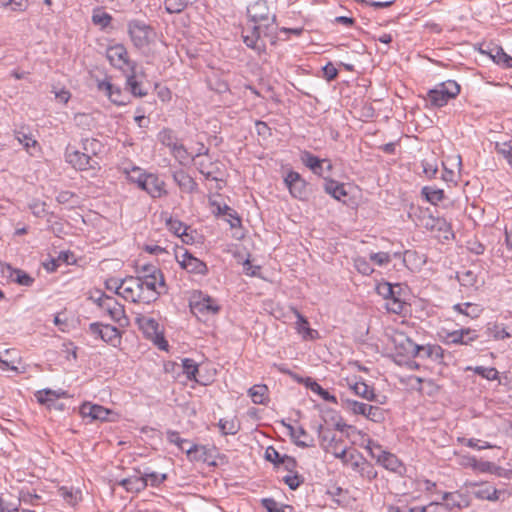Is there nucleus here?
Segmentation results:
<instances>
[{
  "instance_id": "nucleus-49",
  "label": "nucleus",
  "mask_w": 512,
  "mask_h": 512,
  "mask_svg": "<svg viewBox=\"0 0 512 512\" xmlns=\"http://www.w3.org/2000/svg\"><path fill=\"white\" fill-rule=\"evenodd\" d=\"M143 475L145 482H147V486L150 485L152 487H158L167 479V474L154 471H145L143 472Z\"/></svg>"
},
{
  "instance_id": "nucleus-52",
  "label": "nucleus",
  "mask_w": 512,
  "mask_h": 512,
  "mask_svg": "<svg viewBox=\"0 0 512 512\" xmlns=\"http://www.w3.org/2000/svg\"><path fill=\"white\" fill-rule=\"evenodd\" d=\"M182 367H183V372L186 374V376L189 380H195V381L199 382V380L196 378V374L198 372V365L194 360L189 359V358L183 359Z\"/></svg>"
},
{
  "instance_id": "nucleus-1",
  "label": "nucleus",
  "mask_w": 512,
  "mask_h": 512,
  "mask_svg": "<svg viewBox=\"0 0 512 512\" xmlns=\"http://www.w3.org/2000/svg\"><path fill=\"white\" fill-rule=\"evenodd\" d=\"M247 14L250 21L243 28L242 38L244 43L258 53L264 48L260 36L264 28H268L275 21V15L270 14L265 0H248Z\"/></svg>"
},
{
  "instance_id": "nucleus-48",
  "label": "nucleus",
  "mask_w": 512,
  "mask_h": 512,
  "mask_svg": "<svg viewBox=\"0 0 512 512\" xmlns=\"http://www.w3.org/2000/svg\"><path fill=\"white\" fill-rule=\"evenodd\" d=\"M363 416L375 423H381L385 419V413L383 409H381L378 406H373L369 404H367L365 414H363Z\"/></svg>"
},
{
  "instance_id": "nucleus-40",
  "label": "nucleus",
  "mask_w": 512,
  "mask_h": 512,
  "mask_svg": "<svg viewBox=\"0 0 512 512\" xmlns=\"http://www.w3.org/2000/svg\"><path fill=\"white\" fill-rule=\"evenodd\" d=\"M495 150L508 162V164L512 165V140L496 141Z\"/></svg>"
},
{
  "instance_id": "nucleus-44",
  "label": "nucleus",
  "mask_w": 512,
  "mask_h": 512,
  "mask_svg": "<svg viewBox=\"0 0 512 512\" xmlns=\"http://www.w3.org/2000/svg\"><path fill=\"white\" fill-rule=\"evenodd\" d=\"M218 427L223 435H235L239 431V424L235 418L220 419Z\"/></svg>"
},
{
  "instance_id": "nucleus-60",
  "label": "nucleus",
  "mask_w": 512,
  "mask_h": 512,
  "mask_svg": "<svg viewBox=\"0 0 512 512\" xmlns=\"http://www.w3.org/2000/svg\"><path fill=\"white\" fill-rule=\"evenodd\" d=\"M457 278L460 284L466 287L473 286L476 283V275L470 270L459 272Z\"/></svg>"
},
{
  "instance_id": "nucleus-64",
  "label": "nucleus",
  "mask_w": 512,
  "mask_h": 512,
  "mask_svg": "<svg viewBox=\"0 0 512 512\" xmlns=\"http://www.w3.org/2000/svg\"><path fill=\"white\" fill-rule=\"evenodd\" d=\"M29 208L36 217H43L46 214V203L40 200H33L29 204Z\"/></svg>"
},
{
  "instance_id": "nucleus-15",
  "label": "nucleus",
  "mask_w": 512,
  "mask_h": 512,
  "mask_svg": "<svg viewBox=\"0 0 512 512\" xmlns=\"http://www.w3.org/2000/svg\"><path fill=\"white\" fill-rule=\"evenodd\" d=\"M80 413L83 417H88L91 420L106 421L112 411L101 405L85 402L80 407Z\"/></svg>"
},
{
  "instance_id": "nucleus-55",
  "label": "nucleus",
  "mask_w": 512,
  "mask_h": 512,
  "mask_svg": "<svg viewBox=\"0 0 512 512\" xmlns=\"http://www.w3.org/2000/svg\"><path fill=\"white\" fill-rule=\"evenodd\" d=\"M10 277L20 285L31 286L34 279L22 270L14 269L10 273Z\"/></svg>"
},
{
  "instance_id": "nucleus-36",
  "label": "nucleus",
  "mask_w": 512,
  "mask_h": 512,
  "mask_svg": "<svg viewBox=\"0 0 512 512\" xmlns=\"http://www.w3.org/2000/svg\"><path fill=\"white\" fill-rule=\"evenodd\" d=\"M478 489L474 491L476 498L481 500L497 501L498 491L495 487L487 484L477 485Z\"/></svg>"
},
{
  "instance_id": "nucleus-33",
  "label": "nucleus",
  "mask_w": 512,
  "mask_h": 512,
  "mask_svg": "<svg viewBox=\"0 0 512 512\" xmlns=\"http://www.w3.org/2000/svg\"><path fill=\"white\" fill-rule=\"evenodd\" d=\"M304 384L312 392L318 394L323 400L331 403H337V399L334 395L330 394L327 390L323 389L316 381L312 378H306Z\"/></svg>"
},
{
  "instance_id": "nucleus-10",
  "label": "nucleus",
  "mask_w": 512,
  "mask_h": 512,
  "mask_svg": "<svg viewBox=\"0 0 512 512\" xmlns=\"http://www.w3.org/2000/svg\"><path fill=\"white\" fill-rule=\"evenodd\" d=\"M97 89L116 105H125L128 102L126 94L121 88L113 85L108 78L98 80Z\"/></svg>"
},
{
  "instance_id": "nucleus-9",
  "label": "nucleus",
  "mask_w": 512,
  "mask_h": 512,
  "mask_svg": "<svg viewBox=\"0 0 512 512\" xmlns=\"http://www.w3.org/2000/svg\"><path fill=\"white\" fill-rule=\"evenodd\" d=\"M284 183L292 197L300 200L306 198V182L298 172L289 171L284 178Z\"/></svg>"
},
{
  "instance_id": "nucleus-34",
  "label": "nucleus",
  "mask_w": 512,
  "mask_h": 512,
  "mask_svg": "<svg viewBox=\"0 0 512 512\" xmlns=\"http://www.w3.org/2000/svg\"><path fill=\"white\" fill-rule=\"evenodd\" d=\"M432 232L435 233L436 237L443 240H449L453 237L450 224L444 218L440 217L436 219L435 227Z\"/></svg>"
},
{
  "instance_id": "nucleus-21",
  "label": "nucleus",
  "mask_w": 512,
  "mask_h": 512,
  "mask_svg": "<svg viewBox=\"0 0 512 512\" xmlns=\"http://www.w3.org/2000/svg\"><path fill=\"white\" fill-rule=\"evenodd\" d=\"M448 337L453 344L468 345L477 340L478 334L473 329L463 328L449 333Z\"/></svg>"
},
{
  "instance_id": "nucleus-57",
  "label": "nucleus",
  "mask_w": 512,
  "mask_h": 512,
  "mask_svg": "<svg viewBox=\"0 0 512 512\" xmlns=\"http://www.w3.org/2000/svg\"><path fill=\"white\" fill-rule=\"evenodd\" d=\"M487 332L489 336L493 337L495 340L505 339L511 336L504 327L498 324L489 325Z\"/></svg>"
},
{
  "instance_id": "nucleus-32",
  "label": "nucleus",
  "mask_w": 512,
  "mask_h": 512,
  "mask_svg": "<svg viewBox=\"0 0 512 512\" xmlns=\"http://www.w3.org/2000/svg\"><path fill=\"white\" fill-rule=\"evenodd\" d=\"M248 395L255 404H266L268 400V388L266 385L256 384L248 390Z\"/></svg>"
},
{
  "instance_id": "nucleus-37",
  "label": "nucleus",
  "mask_w": 512,
  "mask_h": 512,
  "mask_svg": "<svg viewBox=\"0 0 512 512\" xmlns=\"http://www.w3.org/2000/svg\"><path fill=\"white\" fill-rule=\"evenodd\" d=\"M442 356L443 350L439 345H419V353L416 357L439 360Z\"/></svg>"
},
{
  "instance_id": "nucleus-12",
  "label": "nucleus",
  "mask_w": 512,
  "mask_h": 512,
  "mask_svg": "<svg viewBox=\"0 0 512 512\" xmlns=\"http://www.w3.org/2000/svg\"><path fill=\"white\" fill-rule=\"evenodd\" d=\"M66 161L77 170L94 168L96 162L87 154L82 153L73 147H67L65 152Z\"/></svg>"
},
{
  "instance_id": "nucleus-56",
  "label": "nucleus",
  "mask_w": 512,
  "mask_h": 512,
  "mask_svg": "<svg viewBox=\"0 0 512 512\" xmlns=\"http://www.w3.org/2000/svg\"><path fill=\"white\" fill-rule=\"evenodd\" d=\"M354 267L359 273L366 276L372 274L374 271L369 261L366 258L360 256L354 259Z\"/></svg>"
},
{
  "instance_id": "nucleus-4",
  "label": "nucleus",
  "mask_w": 512,
  "mask_h": 512,
  "mask_svg": "<svg viewBox=\"0 0 512 512\" xmlns=\"http://www.w3.org/2000/svg\"><path fill=\"white\" fill-rule=\"evenodd\" d=\"M94 302L113 322L124 327L129 324V320L125 314L124 306L121 305L114 297L101 294Z\"/></svg>"
},
{
  "instance_id": "nucleus-14",
  "label": "nucleus",
  "mask_w": 512,
  "mask_h": 512,
  "mask_svg": "<svg viewBox=\"0 0 512 512\" xmlns=\"http://www.w3.org/2000/svg\"><path fill=\"white\" fill-rule=\"evenodd\" d=\"M141 190L148 193L152 198H161L167 195L166 184L158 175L149 173L146 176Z\"/></svg>"
},
{
  "instance_id": "nucleus-30",
  "label": "nucleus",
  "mask_w": 512,
  "mask_h": 512,
  "mask_svg": "<svg viewBox=\"0 0 512 512\" xmlns=\"http://www.w3.org/2000/svg\"><path fill=\"white\" fill-rule=\"evenodd\" d=\"M453 309L460 314L470 317L471 319L478 318L483 311L480 305L470 302L455 304Z\"/></svg>"
},
{
  "instance_id": "nucleus-63",
  "label": "nucleus",
  "mask_w": 512,
  "mask_h": 512,
  "mask_svg": "<svg viewBox=\"0 0 512 512\" xmlns=\"http://www.w3.org/2000/svg\"><path fill=\"white\" fill-rule=\"evenodd\" d=\"M359 473L363 478L373 480L377 477V471L373 465L367 461L362 462V467L359 469Z\"/></svg>"
},
{
  "instance_id": "nucleus-28",
  "label": "nucleus",
  "mask_w": 512,
  "mask_h": 512,
  "mask_svg": "<svg viewBox=\"0 0 512 512\" xmlns=\"http://www.w3.org/2000/svg\"><path fill=\"white\" fill-rule=\"evenodd\" d=\"M289 431V434L291 438L293 439L294 443L302 448H307L313 446V440L311 439L309 442L306 440H302L301 438H307V433L305 429L301 426L294 427L290 424L285 425Z\"/></svg>"
},
{
  "instance_id": "nucleus-16",
  "label": "nucleus",
  "mask_w": 512,
  "mask_h": 512,
  "mask_svg": "<svg viewBox=\"0 0 512 512\" xmlns=\"http://www.w3.org/2000/svg\"><path fill=\"white\" fill-rule=\"evenodd\" d=\"M291 311L296 316L295 329L304 340H315L319 338V332L310 328L307 318H305L296 308L291 307Z\"/></svg>"
},
{
  "instance_id": "nucleus-35",
  "label": "nucleus",
  "mask_w": 512,
  "mask_h": 512,
  "mask_svg": "<svg viewBox=\"0 0 512 512\" xmlns=\"http://www.w3.org/2000/svg\"><path fill=\"white\" fill-rule=\"evenodd\" d=\"M124 173L126 174L127 179L131 183L136 184L140 189L144 184L146 176L149 174L137 166H132L130 169L125 168Z\"/></svg>"
},
{
  "instance_id": "nucleus-8",
  "label": "nucleus",
  "mask_w": 512,
  "mask_h": 512,
  "mask_svg": "<svg viewBox=\"0 0 512 512\" xmlns=\"http://www.w3.org/2000/svg\"><path fill=\"white\" fill-rule=\"evenodd\" d=\"M176 259L179 265L189 273L204 275L207 272L206 264L187 250L177 252Z\"/></svg>"
},
{
  "instance_id": "nucleus-61",
  "label": "nucleus",
  "mask_w": 512,
  "mask_h": 512,
  "mask_svg": "<svg viewBox=\"0 0 512 512\" xmlns=\"http://www.w3.org/2000/svg\"><path fill=\"white\" fill-rule=\"evenodd\" d=\"M378 294L383 296L387 301L396 297L394 286L388 282H384L377 287Z\"/></svg>"
},
{
  "instance_id": "nucleus-51",
  "label": "nucleus",
  "mask_w": 512,
  "mask_h": 512,
  "mask_svg": "<svg viewBox=\"0 0 512 512\" xmlns=\"http://www.w3.org/2000/svg\"><path fill=\"white\" fill-rule=\"evenodd\" d=\"M501 467L497 466L493 462L490 461H482L478 460L475 472L478 473H489V474H495L500 475Z\"/></svg>"
},
{
  "instance_id": "nucleus-47",
  "label": "nucleus",
  "mask_w": 512,
  "mask_h": 512,
  "mask_svg": "<svg viewBox=\"0 0 512 512\" xmlns=\"http://www.w3.org/2000/svg\"><path fill=\"white\" fill-rule=\"evenodd\" d=\"M262 505L268 512H293L292 506L283 505L272 498L262 499Z\"/></svg>"
},
{
  "instance_id": "nucleus-11",
  "label": "nucleus",
  "mask_w": 512,
  "mask_h": 512,
  "mask_svg": "<svg viewBox=\"0 0 512 512\" xmlns=\"http://www.w3.org/2000/svg\"><path fill=\"white\" fill-rule=\"evenodd\" d=\"M89 330L93 335L112 345H115L120 340L119 330L109 324L94 322L89 325Z\"/></svg>"
},
{
  "instance_id": "nucleus-2",
  "label": "nucleus",
  "mask_w": 512,
  "mask_h": 512,
  "mask_svg": "<svg viewBox=\"0 0 512 512\" xmlns=\"http://www.w3.org/2000/svg\"><path fill=\"white\" fill-rule=\"evenodd\" d=\"M142 303L155 301L164 291L165 283L162 272L153 265H144L139 271Z\"/></svg>"
},
{
  "instance_id": "nucleus-42",
  "label": "nucleus",
  "mask_w": 512,
  "mask_h": 512,
  "mask_svg": "<svg viewBox=\"0 0 512 512\" xmlns=\"http://www.w3.org/2000/svg\"><path fill=\"white\" fill-rule=\"evenodd\" d=\"M325 191L336 200H341L347 195L344 185L334 180H329L325 183Z\"/></svg>"
},
{
  "instance_id": "nucleus-17",
  "label": "nucleus",
  "mask_w": 512,
  "mask_h": 512,
  "mask_svg": "<svg viewBox=\"0 0 512 512\" xmlns=\"http://www.w3.org/2000/svg\"><path fill=\"white\" fill-rule=\"evenodd\" d=\"M191 307L195 314L202 315H214L220 310L216 300L207 295L200 296L198 300L192 303Z\"/></svg>"
},
{
  "instance_id": "nucleus-43",
  "label": "nucleus",
  "mask_w": 512,
  "mask_h": 512,
  "mask_svg": "<svg viewBox=\"0 0 512 512\" xmlns=\"http://www.w3.org/2000/svg\"><path fill=\"white\" fill-rule=\"evenodd\" d=\"M425 199L433 205H436L444 198V191L435 187L425 186L421 190Z\"/></svg>"
},
{
  "instance_id": "nucleus-7",
  "label": "nucleus",
  "mask_w": 512,
  "mask_h": 512,
  "mask_svg": "<svg viewBox=\"0 0 512 512\" xmlns=\"http://www.w3.org/2000/svg\"><path fill=\"white\" fill-rule=\"evenodd\" d=\"M118 295L126 301L133 303L142 302L141 284L138 276L124 278Z\"/></svg>"
},
{
  "instance_id": "nucleus-22",
  "label": "nucleus",
  "mask_w": 512,
  "mask_h": 512,
  "mask_svg": "<svg viewBox=\"0 0 512 512\" xmlns=\"http://www.w3.org/2000/svg\"><path fill=\"white\" fill-rule=\"evenodd\" d=\"M394 342L396 347H399L400 349L399 353L403 355L416 357L419 353V345L403 334H399L395 337Z\"/></svg>"
},
{
  "instance_id": "nucleus-50",
  "label": "nucleus",
  "mask_w": 512,
  "mask_h": 512,
  "mask_svg": "<svg viewBox=\"0 0 512 512\" xmlns=\"http://www.w3.org/2000/svg\"><path fill=\"white\" fill-rule=\"evenodd\" d=\"M112 21V16L100 9H97L93 12L92 22L99 26L101 29H104L110 25Z\"/></svg>"
},
{
  "instance_id": "nucleus-54",
  "label": "nucleus",
  "mask_w": 512,
  "mask_h": 512,
  "mask_svg": "<svg viewBox=\"0 0 512 512\" xmlns=\"http://www.w3.org/2000/svg\"><path fill=\"white\" fill-rule=\"evenodd\" d=\"M458 441L463 443L465 446H467L469 448L477 449V450L490 449V448L494 447L489 442L481 441V440L475 439V438H470V439L458 438Z\"/></svg>"
},
{
  "instance_id": "nucleus-41",
  "label": "nucleus",
  "mask_w": 512,
  "mask_h": 512,
  "mask_svg": "<svg viewBox=\"0 0 512 512\" xmlns=\"http://www.w3.org/2000/svg\"><path fill=\"white\" fill-rule=\"evenodd\" d=\"M491 58L498 65L512 68V57L506 54L501 47H495L491 50Z\"/></svg>"
},
{
  "instance_id": "nucleus-26",
  "label": "nucleus",
  "mask_w": 512,
  "mask_h": 512,
  "mask_svg": "<svg viewBox=\"0 0 512 512\" xmlns=\"http://www.w3.org/2000/svg\"><path fill=\"white\" fill-rule=\"evenodd\" d=\"M383 466L386 470L402 475L405 472L403 463L398 457L390 452L383 456L382 460L378 463Z\"/></svg>"
},
{
  "instance_id": "nucleus-6",
  "label": "nucleus",
  "mask_w": 512,
  "mask_h": 512,
  "mask_svg": "<svg viewBox=\"0 0 512 512\" xmlns=\"http://www.w3.org/2000/svg\"><path fill=\"white\" fill-rule=\"evenodd\" d=\"M106 57L110 64L123 74L136 69V63L130 60L128 51L123 44H114L107 48Z\"/></svg>"
},
{
  "instance_id": "nucleus-46",
  "label": "nucleus",
  "mask_w": 512,
  "mask_h": 512,
  "mask_svg": "<svg viewBox=\"0 0 512 512\" xmlns=\"http://www.w3.org/2000/svg\"><path fill=\"white\" fill-rule=\"evenodd\" d=\"M195 1L196 0H165L164 5L168 13L174 14L182 12L189 4Z\"/></svg>"
},
{
  "instance_id": "nucleus-31",
  "label": "nucleus",
  "mask_w": 512,
  "mask_h": 512,
  "mask_svg": "<svg viewBox=\"0 0 512 512\" xmlns=\"http://www.w3.org/2000/svg\"><path fill=\"white\" fill-rule=\"evenodd\" d=\"M363 446L369 452L371 457L376 460L377 463H379L383 456L388 453V451L384 450L380 444L370 439L369 437L363 438Z\"/></svg>"
},
{
  "instance_id": "nucleus-19",
  "label": "nucleus",
  "mask_w": 512,
  "mask_h": 512,
  "mask_svg": "<svg viewBox=\"0 0 512 512\" xmlns=\"http://www.w3.org/2000/svg\"><path fill=\"white\" fill-rule=\"evenodd\" d=\"M320 445L322 448L332 455L339 450V447H344L343 440L337 438L335 434L330 431H324L320 433Z\"/></svg>"
},
{
  "instance_id": "nucleus-29",
  "label": "nucleus",
  "mask_w": 512,
  "mask_h": 512,
  "mask_svg": "<svg viewBox=\"0 0 512 512\" xmlns=\"http://www.w3.org/2000/svg\"><path fill=\"white\" fill-rule=\"evenodd\" d=\"M163 143H165L170 148L172 155L176 160L179 161L180 164H186L192 160V154L189 153L182 144H178L176 142H166L165 140H163Z\"/></svg>"
},
{
  "instance_id": "nucleus-24",
  "label": "nucleus",
  "mask_w": 512,
  "mask_h": 512,
  "mask_svg": "<svg viewBox=\"0 0 512 512\" xmlns=\"http://www.w3.org/2000/svg\"><path fill=\"white\" fill-rule=\"evenodd\" d=\"M126 76V88L135 97H143L147 95V91L143 89L141 82L137 80L136 69H132L125 73Z\"/></svg>"
},
{
  "instance_id": "nucleus-53",
  "label": "nucleus",
  "mask_w": 512,
  "mask_h": 512,
  "mask_svg": "<svg viewBox=\"0 0 512 512\" xmlns=\"http://www.w3.org/2000/svg\"><path fill=\"white\" fill-rule=\"evenodd\" d=\"M60 495L66 500V502L72 506L76 505L81 499V492L78 490L68 489L61 487L59 489Z\"/></svg>"
},
{
  "instance_id": "nucleus-27",
  "label": "nucleus",
  "mask_w": 512,
  "mask_h": 512,
  "mask_svg": "<svg viewBox=\"0 0 512 512\" xmlns=\"http://www.w3.org/2000/svg\"><path fill=\"white\" fill-rule=\"evenodd\" d=\"M136 323L147 336L158 338L159 324L155 319L139 315L136 317Z\"/></svg>"
},
{
  "instance_id": "nucleus-18",
  "label": "nucleus",
  "mask_w": 512,
  "mask_h": 512,
  "mask_svg": "<svg viewBox=\"0 0 512 512\" xmlns=\"http://www.w3.org/2000/svg\"><path fill=\"white\" fill-rule=\"evenodd\" d=\"M173 179L180 188V190L184 193H194L198 184L196 181L184 170H177L173 172Z\"/></svg>"
},
{
  "instance_id": "nucleus-23",
  "label": "nucleus",
  "mask_w": 512,
  "mask_h": 512,
  "mask_svg": "<svg viewBox=\"0 0 512 512\" xmlns=\"http://www.w3.org/2000/svg\"><path fill=\"white\" fill-rule=\"evenodd\" d=\"M302 163L308 167L314 174H323V163L328 162L326 159H320L308 151L301 154Z\"/></svg>"
},
{
  "instance_id": "nucleus-62",
  "label": "nucleus",
  "mask_w": 512,
  "mask_h": 512,
  "mask_svg": "<svg viewBox=\"0 0 512 512\" xmlns=\"http://www.w3.org/2000/svg\"><path fill=\"white\" fill-rule=\"evenodd\" d=\"M427 512H458L457 509L450 507V503H430L427 506Z\"/></svg>"
},
{
  "instance_id": "nucleus-20",
  "label": "nucleus",
  "mask_w": 512,
  "mask_h": 512,
  "mask_svg": "<svg viewBox=\"0 0 512 512\" xmlns=\"http://www.w3.org/2000/svg\"><path fill=\"white\" fill-rule=\"evenodd\" d=\"M119 485L122 486L127 492L139 493L147 487V482H145L144 475L142 473L132 475L120 480Z\"/></svg>"
},
{
  "instance_id": "nucleus-5",
  "label": "nucleus",
  "mask_w": 512,
  "mask_h": 512,
  "mask_svg": "<svg viewBox=\"0 0 512 512\" xmlns=\"http://www.w3.org/2000/svg\"><path fill=\"white\" fill-rule=\"evenodd\" d=\"M460 93V86L456 81L448 80L438 84L428 92V100L435 107L445 106L450 99Z\"/></svg>"
},
{
  "instance_id": "nucleus-38",
  "label": "nucleus",
  "mask_w": 512,
  "mask_h": 512,
  "mask_svg": "<svg viewBox=\"0 0 512 512\" xmlns=\"http://www.w3.org/2000/svg\"><path fill=\"white\" fill-rule=\"evenodd\" d=\"M217 214L225 216L226 221L230 224L232 228H236L241 224V220L238 217L236 211L226 204H224L223 206L217 205Z\"/></svg>"
},
{
  "instance_id": "nucleus-13",
  "label": "nucleus",
  "mask_w": 512,
  "mask_h": 512,
  "mask_svg": "<svg viewBox=\"0 0 512 512\" xmlns=\"http://www.w3.org/2000/svg\"><path fill=\"white\" fill-rule=\"evenodd\" d=\"M194 164L199 173H201L206 180H221L219 164L214 162L209 155L195 160Z\"/></svg>"
},
{
  "instance_id": "nucleus-25",
  "label": "nucleus",
  "mask_w": 512,
  "mask_h": 512,
  "mask_svg": "<svg viewBox=\"0 0 512 512\" xmlns=\"http://www.w3.org/2000/svg\"><path fill=\"white\" fill-rule=\"evenodd\" d=\"M347 381H348L349 388L357 396H360L368 401L376 400V394H375L373 388L369 387L366 383H364L362 381H356V382H351L349 380H347Z\"/></svg>"
},
{
  "instance_id": "nucleus-58",
  "label": "nucleus",
  "mask_w": 512,
  "mask_h": 512,
  "mask_svg": "<svg viewBox=\"0 0 512 512\" xmlns=\"http://www.w3.org/2000/svg\"><path fill=\"white\" fill-rule=\"evenodd\" d=\"M166 225L168 229L178 237L181 234H185V231L188 230V227L184 225L181 221L172 218H169L166 221Z\"/></svg>"
},
{
  "instance_id": "nucleus-59",
  "label": "nucleus",
  "mask_w": 512,
  "mask_h": 512,
  "mask_svg": "<svg viewBox=\"0 0 512 512\" xmlns=\"http://www.w3.org/2000/svg\"><path fill=\"white\" fill-rule=\"evenodd\" d=\"M474 372L487 380H496L498 378V371L493 367L477 366Z\"/></svg>"
},
{
  "instance_id": "nucleus-45",
  "label": "nucleus",
  "mask_w": 512,
  "mask_h": 512,
  "mask_svg": "<svg viewBox=\"0 0 512 512\" xmlns=\"http://www.w3.org/2000/svg\"><path fill=\"white\" fill-rule=\"evenodd\" d=\"M64 394L65 392L44 389L37 391L35 393V398L40 404H48L49 402L62 397Z\"/></svg>"
},
{
  "instance_id": "nucleus-39",
  "label": "nucleus",
  "mask_w": 512,
  "mask_h": 512,
  "mask_svg": "<svg viewBox=\"0 0 512 512\" xmlns=\"http://www.w3.org/2000/svg\"><path fill=\"white\" fill-rule=\"evenodd\" d=\"M367 404L363 402H359L357 400L345 398L342 399V407L349 413L353 415H361L365 414Z\"/></svg>"
},
{
  "instance_id": "nucleus-3",
  "label": "nucleus",
  "mask_w": 512,
  "mask_h": 512,
  "mask_svg": "<svg viewBox=\"0 0 512 512\" xmlns=\"http://www.w3.org/2000/svg\"><path fill=\"white\" fill-rule=\"evenodd\" d=\"M128 34L133 45L142 51L150 50L157 38L155 30L140 20L128 22Z\"/></svg>"
}]
</instances>
